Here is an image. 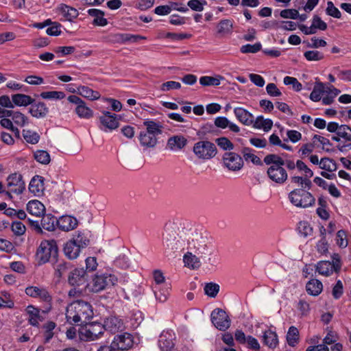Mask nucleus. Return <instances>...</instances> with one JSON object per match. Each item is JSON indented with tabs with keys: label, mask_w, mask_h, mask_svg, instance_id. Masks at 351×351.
I'll return each mask as SVG.
<instances>
[{
	"label": "nucleus",
	"mask_w": 351,
	"mask_h": 351,
	"mask_svg": "<svg viewBox=\"0 0 351 351\" xmlns=\"http://www.w3.org/2000/svg\"><path fill=\"white\" fill-rule=\"evenodd\" d=\"M205 232L193 227L189 223H184L182 227V234L180 238L184 237V242L186 241L187 248L194 250L195 252L202 254H206L208 252V238Z\"/></svg>",
	"instance_id": "obj_1"
},
{
	"label": "nucleus",
	"mask_w": 351,
	"mask_h": 351,
	"mask_svg": "<svg viewBox=\"0 0 351 351\" xmlns=\"http://www.w3.org/2000/svg\"><path fill=\"white\" fill-rule=\"evenodd\" d=\"M93 311L90 303L77 300L71 303L66 308V318L69 323L75 325L86 324L93 316Z\"/></svg>",
	"instance_id": "obj_2"
},
{
	"label": "nucleus",
	"mask_w": 351,
	"mask_h": 351,
	"mask_svg": "<svg viewBox=\"0 0 351 351\" xmlns=\"http://www.w3.org/2000/svg\"><path fill=\"white\" fill-rule=\"evenodd\" d=\"M182 230H180L176 224L166 225L162 237V245L165 253L171 255L178 250L183 249L184 245V237L180 238Z\"/></svg>",
	"instance_id": "obj_3"
},
{
	"label": "nucleus",
	"mask_w": 351,
	"mask_h": 351,
	"mask_svg": "<svg viewBox=\"0 0 351 351\" xmlns=\"http://www.w3.org/2000/svg\"><path fill=\"white\" fill-rule=\"evenodd\" d=\"M263 161L269 165L267 171L269 179L276 184H284L288 178V174L283 167V158L277 154H270L264 158Z\"/></svg>",
	"instance_id": "obj_4"
},
{
	"label": "nucleus",
	"mask_w": 351,
	"mask_h": 351,
	"mask_svg": "<svg viewBox=\"0 0 351 351\" xmlns=\"http://www.w3.org/2000/svg\"><path fill=\"white\" fill-rule=\"evenodd\" d=\"M58 255V248L55 240H44L40 243L36 253V258L39 265L46 263L54 264Z\"/></svg>",
	"instance_id": "obj_5"
},
{
	"label": "nucleus",
	"mask_w": 351,
	"mask_h": 351,
	"mask_svg": "<svg viewBox=\"0 0 351 351\" xmlns=\"http://www.w3.org/2000/svg\"><path fill=\"white\" fill-rule=\"evenodd\" d=\"M193 152L198 159L207 160L215 157L217 154V149L213 142L202 140L194 144Z\"/></svg>",
	"instance_id": "obj_6"
},
{
	"label": "nucleus",
	"mask_w": 351,
	"mask_h": 351,
	"mask_svg": "<svg viewBox=\"0 0 351 351\" xmlns=\"http://www.w3.org/2000/svg\"><path fill=\"white\" fill-rule=\"evenodd\" d=\"M289 199L292 204L300 208L311 206L315 202L312 194L302 188L291 191L289 194Z\"/></svg>",
	"instance_id": "obj_7"
},
{
	"label": "nucleus",
	"mask_w": 351,
	"mask_h": 351,
	"mask_svg": "<svg viewBox=\"0 0 351 351\" xmlns=\"http://www.w3.org/2000/svg\"><path fill=\"white\" fill-rule=\"evenodd\" d=\"M117 282V278L112 274L105 273L96 275L90 285V290L98 293L114 286Z\"/></svg>",
	"instance_id": "obj_8"
},
{
	"label": "nucleus",
	"mask_w": 351,
	"mask_h": 351,
	"mask_svg": "<svg viewBox=\"0 0 351 351\" xmlns=\"http://www.w3.org/2000/svg\"><path fill=\"white\" fill-rule=\"evenodd\" d=\"M339 93V89H313L310 99L315 102L322 99L324 105H330Z\"/></svg>",
	"instance_id": "obj_9"
},
{
	"label": "nucleus",
	"mask_w": 351,
	"mask_h": 351,
	"mask_svg": "<svg viewBox=\"0 0 351 351\" xmlns=\"http://www.w3.org/2000/svg\"><path fill=\"white\" fill-rule=\"evenodd\" d=\"M213 324L221 331H226L231 325V320L227 313L221 308H215L210 315Z\"/></svg>",
	"instance_id": "obj_10"
},
{
	"label": "nucleus",
	"mask_w": 351,
	"mask_h": 351,
	"mask_svg": "<svg viewBox=\"0 0 351 351\" xmlns=\"http://www.w3.org/2000/svg\"><path fill=\"white\" fill-rule=\"evenodd\" d=\"M104 331L103 324L91 323L86 324L85 328H82L80 332V337L82 339L84 338L86 341H95L101 337Z\"/></svg>",
	"instance_id": "obj_11"
},
{
	"label": "nucleus",
	"mask_w": 351,
	"mask_h": 351,
	"mask_svg": "<svg viewBox=\"0 0 351 351\" xmlns=\"http://www.w3.org/2000/svg\"><path fill=\"white\" fill-rule=\"evenodd\" d=\"M7 187L16 194H21L25 189V182L21 174L14 173L7 178Z\"/></svg>",
	"instance_id": "obj_12"
},
{
	"label": "nucleus",
	"mask_w": 351,
	"mask_h": 351,
	"mask_svg": "<svg viewBox=\"0 0 351 351\" xmlns=\"http://www.w3.org/2000/svg\"><path fill=\"white\" fill-rule=\"evenodd\" d=\"M224 165L231 171H239L243 166V158L234 152H226L223 156Z\"/></svg>",
	"instance_id": "obj_13"
},
{
	"label": "nucleus",
	"mask_w": 351,
	"mask_h": 351,
	"mask_svg": "<svg viewBox=\"0 0 351 351\" xmlns=\"http://www.w3.org/2000/svg\"><path fill=\"white\" fill-rule=\"evenodd\" d=\"M146 37L141 35L131 34H111L108 36V40L113 43H137L139 40H145Z\"/></svg>",
	"instance_id": "obj_14"
},
{
	"label": "nucleus",
	"mask_w": 351,
	"mask_h": 351,
	"mask_svg": "<svg viewBox=\"0 0 351 351\" xmlns=\"http://www.w3.org/2000/svg\"><path fill=\"white\" fill-rule=\"evenodd\" d=\"M132 335L128 332L116 335L111 343L118 350H127L133 346Z\"/></svg>",
	"instance_id": "obj_15"
},
{
	"label": "nucleus",
	"mask_w": 351,
	"mask_h": 351,
	"mask_svg": "<svg viewBox=\"0 0 351 351\" xmlns=\"http://www.w3.org/2000/svg\"><path fill=\"white\" fill-rule=\"evenodd\" d=\"M175 334L171 330H164L159 337L158 346L161 351H171L174 347Z\"/></svg>",
	"instance_id": "obj_16"
},
{
	"label": "nucleus",
	"mask_w": 351,
	"mask_h": 351,
	"mask_svg": "<svg viewBox=\"0 0 351 351\" xmlns=\"http://www.w3.org/2000/svg\"><path fill=\"white\" fill-rule=\"evenodd\" d=\"M88 279L86 271L82 269H75L69 276V283L72 286H80L84 285Z\"/></svg>",
	"instance_id": "obj_17"
},
{
	"label": "nucleus",
	"mask_w": 351,
	"mask_h": 351,
	"mask_svg": "<svg viewBox=\"0 0 351 351\" xmlns=\"http://www.w3.org/2000/svg\"><path fill=\"white\" fill-rule=\"evenodd\" d=\"M25 293L30 297L38 298L47 302L51 300L48 291L44 287H28L25 289Z\"/></svg>",
	"instance_id": "obj_18"
},
{
	"label": "nucleus",
	"mask_w": 351,
	"mask_h": 351,
	"mask_svg": "<svg viewBox=\"0 0 351 351\" xmlns=\"http://www.w3.org/2000/svg\"><path fill=\"white\" fill-rule=\"evenodd\" d=\"M77 220L71 215H63L58 219L59 229L69 232L75 229L77 226Z\"/></svg>",
	"instance_id": "obj_19"
},
{
	"label": "nucleus",
	"mask_w": 351,
	"mask_h": 351,
	"mask_svg": "<svg viewBox=\"0 0 351 351\" xmlns=\"http://www.w3.org/2000/svg\"><path fill=\"white\" fill-rule=\"evenodd\" d=\"M99 121L104 128L110 130L116 129L119 125L117 114L110 112H104L103 115L99 117Z\"/></svg>",
	"instance_id": "obj_20"
},
{
	"label": "nucleus",
	"mask_w": 351,
	"mask_h": 351,
	"mask_svg": "<svg viewBox=\"0 0 351 351\" xmlns=\"http://www.w3.org/2000/svg\"><path fill=\"white\" fill-rule=\"evenodd\" d=\"M123 322L115 316H110L104 320L103 324L104 330L115 333L123 328Z\"/></svg>",
	"instance_id": "obj_21"
},
{
	"label": "nucleus",
	"mask_w": 351,
	"mask_h": 351,
	"mask_svg": "<svg viewBox=\"0 0 351 351\" xmlns=\"http://www.w3.org/2000/svg\"><path fill=\"white\" fill-rule=\"evenodd\" d=\"M138 139L141 145L145 149L154 148L158 143V138L146 131L140 132Z\"/></svg>",
	"instance_id": "obj_22"
},
{
	"label": "nucleus",
	"mask_w": 351,
	"mask_h": 351,
	"mask_svg": "<svg viewBox=\"0 0 351 351\" xmlns=\"http://www.w3.org/2000/svg\"><path fill=\"white\" fill-rule=\"evenodd\" d=\"M169 287L167 283L163 285H154L152 287L156 300L160 302L167 301L169 295Z\"/></svg>",
	"instance_id": "obj_23"
},
{
	"label": "nucleus",
	"mask_w": 351,
	"mask_h": 351,
	"mask_svg": "<svg viewBox=\"0 0 351 351\" xmlns=\"http://www.w3.org/2000/svg\"><path fill=\"white\" fill-rule=\"evenodd\" d=\"M12 102L14 107H27L35 101L34 98L23 93H14Z\"/></svg>",
	"instance_id": "obj_24"
},
{
	"label": "nucleus",
	"mask_w": 351,
	"mask_h": 351,
	"mask_svg": "<svg viewBox=\"0 0 351 351\" xmlns=\"http://www.w3.org/2000/svg\"><path fill=\"white\" fill-rule=\"evenodd\" d=\"M30 108L29 109V112L31 115L36 118H43L46 117V115L49 112V109L46 106V105L41 101L36 103L35 101L30 104Z\"/></svg>",
	"instance_id": "obj_25"
},
{
	"label": "nucleus",
	"mask_w": 351,
	"mask_h": 351,
	"mask_svg": "<svg viewBox=\"0 0 351 351\" xmlns=\"http://www.w3.org/2000/svg\"><path fill=\"white\" fill-rule=\"evenodd\" d=\"M262 340L263 344L271 349L276 348L279 343L278 335L271 329L266 330L263 332Z\"/></svg>",
	"instance_id": "obj_26"
},
{
	"label": "nucleus",
	"mask_w": 351,
	"mask_h": 351,
	"mask_svg": "<svg viewBox=\"0 0 351 351\" xmlns=\"http://www.w3.org/2000/svg\"><path fill=\"white\" fill-rule=\"evenodd\" d=\"M187 143V139L182 135H176L170 137L167 141V147L173 151L184 148Z\"/></svg>",
	"instance_id": "obj_27"
},
{
	"label": "nucleus",
	"mask_w": 351,
	"mask_h": 351,
	"mask_svg": "<svg viewBox=\"0 0 351 351\" xmlns=\"http://www.w3.org/2000/svg\"><path fill=\"white\" fill-rule=\"evenodd\" d=\"M81 250L82 249L71 239L65 243L63 249L64 255L71 260L77 258L79 256Z\"/></svg>",
	"instance_id": "obj_28"
},
{
	"label": "nucleus",
	"mask_w": 351,
	"mask_h": 351,
	"mask_svg": "<svg viewBox=\"0 0 351 351\" xmlns=\"http://www.w3.org/2000/svg\"><path fill=\"white\" fill-rule=\"evenodd\" d=\"M88 14L94 18L93 25L96 26L104 27L108 25V20L104 18L105 13L104 11L99 9H89L87 11Z\"/></svg>",
	"instance_id": "obj_29"
},
{
	"label": "nucleus",
	"mask_w": 351,
	"mask_h": 351,
	"mask_svg": "<svg viewBox=\"0 0 351 351\" xmlns=\"http://www.w3.org/2000/svg\"><path fill=\"white\" fill-rule=\"evenodd\" d=\"M234 113L237 119L245 125H250L254 122L253 115L243 108H235Z\"/></svg>",
	"instance_id": "obj_30"
},
{
	"label": "nucleus",
	"mask_w": 351,
	"mask_h": 351,
	"mask_svg": "<svg viewBox=\"0 0 351 351\" xmlns=\"http://www.w3.org/2000/svg\"><path fill=\"white\" fill-rule=\"evenodd\" d=\"M27 210L28 213L36 217L43 215L45 210V206L38 200H31L27 204Z\"/></svg>",
	"instance_id": "obj_31"
},
{
	"label": "nucleus",
	"mask_w": 351,
	"mask_h": 351,
	"mask_svg": "<svg viewBox=\"0 0 351 351\" xmlns=\"http://www.w3.org/2000/svg\"><path fill=\"white\" fill-rule=\"evenodd\" d=\"M215 125L219 128L225 129L228 128L232 132L238 133L240 131L239 127L234 123L230 122L225 117H218L215 119Z\"/></svg>",
	"instance_id": "obj_32"
},
{
	"label": "nucleus",
	"mask_w": 351,
	"mask_h": 351,
	"mask_svg": "<svg viewBox=\"0 0 351 351\" xmlns=\"http://www.w3.org/2000/svg\"><path fill=\"white\" fill-rule=\"evenodd\" d=\"M43 179L41 176H36L30 181L29 190L34 195H39L43 191Z\"/></svg>",
	"instance_id": "obj_33"
},
{
	"label": "nucleus",
	"mask_w": 351,
	"mask_h": 351,
	"mask_svg": "<svg viewBox=\"0 0 351 351\" xmlns=\"http://www.w3.org/2000/svg\"><path fill=\"white\" fill-rule=\"evenodd\" d=\"M40 226L48 231H53L58 227V219L51 214L43 215Z\"/></svg>",
	"instance_id": "obj_34"
},
{
	"label": "nucleus",
	"mask_w": 351,
	"mask_h": 351,
	"mask_svg": "<svg viewBox=\"0 0 351 351\" xmlns=\"http://www.w3.org/2000/svg\"><path fill=\"white\" fill-rule=\"evenodd\" d=\"M323 289V285L321 281L317 279L309 280L306 285V290L309 295L317 296Z\"/></svg>",
	"instance_id": "obj_35"
},
{
	"label": "nucleus",
	"mask_w": 351,
	"mask_h": 351,
	"mask_svg": "<svg viewBox=\"0 0 351 351\" xmlns=\"http://www.w3.org/2000/svg\"><path fill=\"white\" fill-rule=\"evenodd\" d=\"M316 271L322 276H329L335 271V267L331 262L321 261L316 265Z\"/></svg>",
	"instance_id": "obj_36"
},
{
	"label": "nucleus",
	"mask_w": 351,
	"mask_h": 351,
	"mask_svg": "<svg viewBox=\"0 0 351 351\" xmlns=\"http://www.w3.org/2000/svg\"><path fill=\"white\" fill-rule=\"evenodd\" d=\"M144 125L146 126L145 131L156 137L162 132L163 126L160 122L147 119L144 121Z\"/></svg>",
	"instance_id": "obj_37"
},
{
	"label": "nucleus",
	"mask_w": 351,
	"mask_h": 351,
	"mask_svg": "<svg viewBox=\"0 0 351 351\" xmlns=\"http://www.w3.org/2000/svg\"><path fill=\"white\" fill-rule=\"evenodd\" d=\"M286 340L288 345L291 347L295 346L299 343L300 333L295 326H291L289 327L286 335Z\"/></svg>",
	"instance_id": "obj_38"
},
{
	"label": "nucleus",
	"mask_w": 351,
	"mask_h": 351,
	"mask_svg": "<svg viewBox=\"0 0 351 351\" xmlns=\"http://www.w3.org/2000/svg\"><path fill=\"white\" fill-rule=\"evenodd\" d=\"M233 23L230 19H223L217 25V34L221 36L230 34L232 32Z\"/></svg>",
	"instance_id": "obj_39"
},
{
	"label": "nucleus",
	"mask_w": 351,
	"mask_h": 351,
	"mask_svg": "<svg viewBox=\"0 0 351 351\" xmlns=\"http://www.w3.org/2000/svg\"><path fill=\"white\" fill-rule=\"evenodd\" d=\"M82 250L86 248L90 243L88 234L84 232H75L71 239Z\"/></svg>",
	"instance_id": "obj_40"
},
{
	"label": "nucleus",
	"mask_w": 351,
	"mask_h": 351,
	"mask_svg": "<svg viewBox=\"0 0 351 351\" xmlns=\"http://www.w3.org/2000/svg\"><path fill=\"white\" fill-rule=\"evenodd\" d=\"M27 313L29 315V323L32 326H38L40 317L39 309L30 305L27 307Z\"/></svg>",
	"instance_id": "obj_41"
},
{
	"label": "nucleus",
	"mask_w": 351,
	"mask_h": 351,
	"mask_svg": "<svg viewBox=\"0 0 351 351\" xmlns=\"http://www.w3.org/2000/svg\"><path fill=\"white\" fill-rule=\"evenodd\" d=\"M273 126V121L269 119H264L262 116L258 117L253 122V127L257 129H263L265 132L269 131Z\"/></svg>",
	"instance_id": "obj_42"
},
{
	"label": "nucleus",
	"mask_w": 351,
	"mask_h": 351,
	"mask_svg": "<svg viewBox=\"0 0 351 351\" xmlns=\"http://www.w3.org/2000/svg\"><path fill=\"white\" fill-rule=\"evenodd\" d=\"M241 154L245 161H251L254 165H261V159L254 154V150L250 147H243Z\"/></svg>",
	"instance_id": "obj_43"
},
{
	"label": "nucleus",
	"mask_w": 351,
	"mask_h": 351,
	"mask_svg": "<svg viewBox=\"0 0 351 351\" xmlns=\"http://www.w3.org/2000/svg\"><path fill=\"white\" fill-rule=\"evenodd\" d=\"M59 10L64 16L70 21L77 18L79 14L78 11L75 8L69 7L65 4H61L59 7Z\"/></svg>",
	"instance_id": "obj_44"
},
{
	"label": "nucleus",
	"mask_w": 351,
	"mask_h": 351,
	"mask_svg": "<svg viewBox=\"0 0 351 351\" xmlns=\"http://www.w3.org/2000/svg\"><path fill=\"white\" fill-rule=\"evenodd\" d=\"M53 265L55 269V276L58 278H61L70 268V263L64 261H58L56 259V262Z\"/></svg>",
	"instance_id": "obj_45"
},
{
	"label": "nucleus",
	"mask_w": 351,
	"mask_h": 351,
	"mask_svg": "<svg viewBox=\"0 0 351 351\" xmlns=\"http://www.w3.org/2000/svg\"><path fill=\"white\" fill-rule=\"evenodd\" d=\"M77 90L78 91H76L75 89H73L71 92L77 93L82 97L90 100L98 99L101 96V94L94 89H77Z\"/></svg>",
	"instance_id": "obj_46"
},
{
	"label": "nucleus",
	"mask_w": 351,
	"mask_h": 351,
	"mask_svg": "<svg viewBox=\"0 0 351 351\" xmlns=\"http://www.w3.org/2000/svg\"><path fill=\"white\" fill-rule=\"evenodd\" d=\"M223 77L218 75L216 77L203 76L199 79V83L204 86H219L221 84V80H223Z\"/></svg>",
	"instance_id": "obj_47"
},
{
	"label": "nucleus",
	"mask_w": 351,
	"mask_h": 351,
	"mask_svg": "<svg viewBox=\"0 0 351 351\" xmlns=\"http://www.w3.org/2000/svg\"><path fill=\"white\" fill-rule=\"evenodd\" d=\"M319 167L326 171L332 172L337 170V165L333 159L325 157L320 160Z\"/></svg>",
	"instance_id": "obj_48"
},
{
	"label": "nucleus",
	"mask_w": 351,
	"mask_h": 351,
	"mask_svg": "<svg viewBox=\"0 0 351 351\" xmlns=\"http://www.w3.org/2000/svg\"><path fill=\"white\" fill-rule=\"evenodd\" d=\"M22 133L23 136L27 143L36 144L39 141L40 136L34 131L23 130Z\"/></svg>",
	"instance_id": "obj_49"
},
{
	"label": "nucleus",
	"mask_w": 351,
	"mask_h": 351,
	"mask_svg": "<svg viewBox=\"0 0 351 351\" xmlns=\"http://www.w3.org/2000/svg\"><path fill=\"white\" fill-rule=\"evenodd\" d=\"M34 156L35 160L43 165H47L50 162V155L45 150H37L34 152Z\"/></svg>",
	"instance_id": "obj_50"
},
{
	"label": "nucleus",
	"mask_w": 351,
	"mask_h": 351,
	"mask_svg": "<svg viewBox=\"0 0 351 351\" xmlns=\"http://www.w3.org/2000/svg\"><path fill=\"white\" fill-rule=\"evenodd\" d=\"M184 262L186 265L193 269L198 268L200 266L198 258L190 252H188L187 254L184 256Z\"/></svg>",
	"instance_id": "obj_51"
},
{
	"label": "nucleus",
	"mask_w": 351,
	"mask_h": 351,
	"mask_svg": "<svg viewBox=\"0 0 351 351\" xmlns=\"http://www.w3.org/2000/svg\"><path fill=\"white\" fill-rule=\"evenodd\" d=\"M75 112L81 118L88 119L93 116V111L85 106L84 102L77 106Z\"/></svg>",
	"instance_id": "obj_52"
},
{
	"label": "nucleus",
	"mask_w": 351,
	"mask_h": 351,
	"mask_svg": "<svg viewBox=\"0 0 351 351\" xmlns=\"http://www.w3.org/2000/svg\"><path fill=\"white\" fill-rule=\"evenodd\" d=\"M40 97L45 99L58 100L65 97V94L62 91L43 92Z\"/></svg>",
	"instance_id": "obj_53"
},
{
	"label": "nucleus",
	"mask_w": 351,
	"mask_h": 351,
	"mask_svg": "<svg viewBox=\"0 0 351 351\" xmlns=\"http://www.w3.org/2000/svg\"><path fill=\"white\" fill-rule=\"evenodd\" d=\"M217 145L223 150L230 151L234 149L233 143L226 137H219L215 139Z\"/></svg>",
	"instance_id": "obj_54"
},
{
	"label": "nucleus",
	"mask_w": 351,
	"mask_h": 351,
	"mask_svg": "<svg viewBox=\"0 0 351 351\" xmlns=\"http://www.w3.org/2000/svg\"><path fill=\"white\" fill-rule=\"evenodd\" d=\"M219 291V285L214 283L210 282L206 284L204 287V293L206 295L210 298H215L217 293Z\"/></svg>",
	"instance_id": "obj_55"
},
{
	"label": "nucleus",
	"mask_w": 351,
	"mask_h": 351,
	"mask_svg": "<svg viewBox=\"0 0 351 351\" xmlns=\"http://www.w3.org/2000/svg\"><path fill=\"white\" fill-rule=\"evenodd\" d=\"M56 324L53 322H49L44 326V328H45L44 337H45V343L49 342V341L53 337V330L56 328Z\"/></svg>",
	"instance_id": "obj_56"
},
{
	"label": "nucleus",
	"mask_w": 351,
	"mask_h": 351,
	"mask_svg": "<svg viewBox=\"0 0 351 351\" xmlns=\"http://www.w3.org/2000/svg\"><path fill=\"white\" fill-rule=\"evenodd\" d=\"M298 229L300 234L303 235L304 237L311 235L313 232V228L310 226L308 222L305 221H300L298 223Z\"/></svg>",
	"instance_id": "obj_57"
},
{
	"label": "nucleus",
	"mask_w": 351,
	"mask_h": 351,
	"mask_svg": "<svg viewBox=\"0 0 351 351\" xmlns=\"http://www.w3.org/2000/svg\"><path fill=\"white\" fill-rule=\"evenodd\" d=\"M336 243L341 248H345L348 245L347 234L345 230H340L336 235Z\"/></svg>",
	"instance_id": "obj_58"
},
{
	"label": "nucleus",
	"mask_w": 351,
	"mask_h": 351,
	"mask_svg": "<svg viewBox=\"0 0 351 351\" xmlns=\"http://www.w3.org/2000/svg\"><path fill=\"white\" fill-rule=\"evenodd\" d=\"M313 140L314 143L317 141L322 145V149L327 152H333L332 149H330L327 147L328 146H331L332 143H330V140L326 137L315 134L313 137Z\"/></svg>",
	"instance_id": "obj_59"
},
{
	"label": "nucleus",
	"mask_w": 351,
	"mask_h": 351,
	"mask_svg": "<svg viewBox=\"0 0 351 351\" xmlns=\"http://www.w3.org/2000/svg\"><path fill=\"white\" fill-rule=\"evenodd\" d=\"M261 47H262V45L260 43H256L254 45L247 44V45H243L241 47L240 50L243 53H254L259 51L261 49Z\"/></svg>",
	"instance_id": "obj_60"
},
{
	"label": "nucleus",
	"mask_w": 351,
	"mask_h": 351,
	"mask_svg": "<svg viewBox=\"0 0 351 351\" xmlns=\"http://www.w3.org/2000/svg\"><path fill=\"white\" fill-rule=\"evenodd\" d=\"M12 231L15 235L21 236L25 232V226L19 221H14L12 223Z\"/></svg>",
	"instance_id": "obj_61"
},
{
	"label": "nucleus",
	"mask_w": 351,
	"mask_h": 351,
	"mask_svg": "<svg viewBox=\"0 0 351 351\" xmlns=\"http://www.w3.org/2000/svg\"><path fill=\"white\" fill-rule=\"evenodd\" d=\"M326 13L330 16L336 19H340L341 14L340 11L335 6L332 1H328L327 8L326 9Z\"/></svg>",
	"instance_id": "obj_62"
},
{
	"label": "nucleus",
	"mask_w": 351,
	"mask_h": 351,
	"mask_svg": "<svg viewBox=\"0 0 351 351\" xmlns=\"http://www.w3.org/2000/svg\"><path fill=\"white\" fill-rule=\"evenodd\" d=\"M206 2L204 0H190L187 3V5L194 11L201 12L204 10V5Z\"/></svg>",
	"instance_id": "obj_63"
},
{
	"label": "nucleus",
	"mask_w": 351,
	"mask_h": 351,
	"mask_svg": "<svg viewBox=\"0 0 351 351\" xmlns=\"http://www.w3.org/2000/svg\"><path fill=\"white\" fill-rule=\"evenodd\" d=\"M343 293V283L340 280H338L335 285L332 287V295L335 300H338L342 296Z\"/></svg>",
	"instance_id": "obj_64"
}]
</instances>
